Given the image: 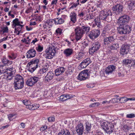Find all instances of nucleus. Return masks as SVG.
I'll return each instance as SVG.
<instances>
[{"label":"nucleus","mask_w":135,"mask_h":135,"mask_svg":"<svg viewBox=\"0 0 135 135\" xmlns=\"http://www.w3.org/2000/svg\"><path fill=\"white\" fill-rule=\"evenodd\" d=\"M48 70L47 68L44 67L43 69H40L39 72L41 74H42L45 73Z\"/></svg>","instance_id":"c03bdc74"},{"label":"nucleus","mask_w":135,"mask_h":135,"mask_svg":"<svg viewBox=\"0 0 135 135\" xmlns=\"http://www.w3.org/2000/svg\"><path fill=\"white\" fill-rule=\"evenodd\" d=\"M119 48V45L118 42H115L113 43L112 45L110 46V49L111 50V52H115L117 51V50Z\"/></svg>","instance_id":"4be33fe9"},{"label":"nucleus","mask_w":135,"mask_h":135,"mask_svg":"<svg viewBox=\"0 0 135 135\" xmlns=\"http://www.w3.org/2000/svg\"><path fill=\"white\" fill-rule=\"evenodd\" d=\"M36 54V51L34 49H31L27 52L26 56L28 58H32L35 56Z\"/></svg>","instance_id":"dca6fc26"},{"label":"nucleus","mask_w":135,"mask_h":135,"mask_svg":"<svg viewBox=\"0 0 135 135\" xmlns=\"http://www.w3.org/2000/svg\"><path fill=\"white\" fill-rule=\"evenodd\" d=\"M131 45L124 44L120 48V53L121 54L124 55L127 54L129 51Z\"/></svg>","instance_id":"6e6552de"},{"label":"nucleus","mask_w":135,"mask_h":135,"mask_svg":"<svg viewBox=\"0 0 135 135\" xmlns=\"http://www.w3.org/2000/svg\"><path fill=\"white\" fill-rule=\"evenodd\" d=\"M56 32L57 34L60 35L62 33V30L61 28H58L56 30Z\"/></svg>","instance_id":"49530a36"},{"label":"nucleus","mask_w":135,"mask_h":135,"mask_svg":"<svg viewBox=\"0 0 135 135\" xmlns=\"http://www.w3.org/2000/svg\"><path fill=\"white\" fill-rule=\"evenodd\" d=\"M6 71L7 78L6 80H10L12 79L13 75L15 73V69L13 67L11 68L7 69Z\"/></svg>","instance_id":"0eeeda50"},{"label":"nucleus","mask_w":135,"mask_h":135,"mask_svg":"<svg viewBox=\"0 0 135 135\" xmlns=\"http://www.w3.org/2000/svg\"><path fill=\"white\" fill-rule=\"evenodd\" d=\"M56 25L61 24L64 22V21L61 18H58L53 20Z\"/></svg>","instance_id":"7c9ffc66"},{"label":"nucleus","mask_w":135,"mask_h":135,"mask_svg":"<svg viewBox=\"0 0 135 135\" xmlns=\"http://www.w3.org/2000/svg\"><path fill=\"white\" fill-rule=\"evenodd\" d=\"M101 126L108 134H110L114 131V125L111 122L105 121L101 123Z\"/></svg>","instance_id":"f257e3e1"},{"label":"nucleus","mask_w":135,"mask_h":135,"mask_svg":"<svg viewBox=\"0 0 135 135\" xmlns=\"http://www.w3.org/2000/svg\"><path fill=\"white\" fill-rule=\"evenodd\" d=\"M75 40L76 41H78L81 38L84 33L82 30L81 28H80V26L75 29Z\"/></svg>","instance_id":"9d476101"},{"label":"nucleus","mask_w":135,"mask_h":135,"mask_svg":"<svg viewBox=\"0 0 135 135\" xmlns=\"http://www.w3.org/2000/svg\"><path fill=\"white\" fill-rule=\"evenodd\" d=\"M14 83H24L23 78L20 75H17L15 77Z\"/></svg>","instance_id":"a878e982"},{"label":"nucleus","mask_w":135,"mask_h":135,"mask_svg":"<svg viewBox=\"0 0 135 135\" xmlns=\"http://www.w3.org/2000/svg\"><path fill=\"white\" fill-rule=\"evenodd\" d=\"M100 45V44L99 42H96L93 44L92 46L97 51L99 49Z\"/></svg>","instance_id":"72a5a7b5"},{"label":"nucleus","mask_w":135,"mask_h":135,"mask_svg":"<svg viewBox=\"0 0 135 135\" xmlns=\"http://www.w3.org/2000/svg\"><path fill=\"white\" fill-rule=\"evenodd\" d=\"M36 49L37 51L41 52L43 50V47L42 46L38 45V46L36 47Z\"/></svg>","instance_id":"a19ab883"},{"label":"nucleus","mask_w":135,"mask_h":135,"mask_svg":"<svg viewBox=\"0 0 135 135\" xmlns=\"http://www.w3.org/2000/svg\"><path fill=\"white\" fill-rule=\"evenodd\" d=\"M39 79L37 77L34 76L31 77L28 79L26 82V84L28 86H32L34 85Z\"/></svg>","instance_id":"1a4fd4ad"},{"label":"nucleus","mask_w":135,"mask_h":135,"mask_svg":"<svg viewBox=\"0 0 135 135\" xmlns=\"http://www.w3.org/2000/svg\"><path fill=\"white\" fill-rule=\"evenodd\" d=\"M83 61L84 62V63L86 64V65L88 66L91 62V61L89 58H86Z\"/></svg>","instance_id":"37998d69"},{"label":"nucleus","mask_w":135,"mask_h":135,"mask_svg":"<svg viewBox=\"0 0 135 135\" xmlns=\"http://www.w3.org/2000/svg\"><path fill=\"white\" fill-rule=\"evenodd\" d=\"M16 57V55L13 53H11V54L8 55V57L10 61H11V60L15 59Z\"/></svg>","instance_id":"c9c22d12"},{"label":"nucleus","mask_w":135,"mask_h":135,"mask_svg":"<svg viewBox=\"0 0 135 135\" xmlns=\"http://www.w3.org/2000/svg\"><path fill=\"white\" fill-rule=\"evenodd\" d=\"M23 103L24 104L27 106L29 104H30V102L29 101L27 100H25L23 101Z\"/></svg>","instance_id":"4d7b16f0"},{"label":"nucleus","mask_w":135,"mask_h":135,"mask_svg":"<svg viewBox=\"0 0 135 135\" xmlns=\"http://www.w3.org/2000/svg\"><path fill=\"white\" fill-rule=\"evenodd\" d=\"M54 76V73L52 71L49 72L45 77V80L49 82L52 80Z\"/></svg>","instance_id":"412c9836"},{"label":"nucleus","mask_w":135,"mask_h":135,"mask_svg":"<svg viewBox=\"0 0 135 135\" xmlns=\"http://www.w3.org/2000/svg\"><path fill=\"white\" fill-rule=\"evenodd\" d=\"M100 104L99 103H95L90 104V106L92 107H97L99 106Z\"/></svg>","instance_id":"3c124183"},{"label":"nucleus","mask_w":135,"mask_h":135,"mask_svg":"<svg viewBox=\"0 0 135 135\" xmlns=\"http://www.w3.org/2000/svg\"><path fill=\"white\" fill-rule=\"evenodd\" d=\"M109 10L107 9L101 12L99 16V18L101 20H105Z\"/></svg>","instance_id":"aec40b11"},{"label":"nucleus","mask_w":135,"mask_h":135,"mask_svg":"<svg viewBox=\"0 0 135 135\" xmlns=\"http://www.w3.org/2000/svg\"><path fill=\"white\" fill-rule=\"evenodd\" d=\"M115 39L114 35H111L108 37L104 38L103 43L104 45H108L113 42Z\"/></svg>","instance_id":"4468645a"},{"label":"nucleus","mask_w":135,"mask_h":135,"mask_svg":"<svg viewBox=\"0 0 135 135\" xmlns=\"http://www.w3.org/2000/svg\"><path fill=\"white\" fill-rule=\"evenodd\" d=\"M123 7L122 5L118 4L114 6L112 8L113 12L116 15L122 13L123 11Z\"/></svg>","instance_id":"39448f33"},{"label":"nucleus","mask_w":135,"mask_h":135,"mask_svg":"<svg viewBox=\"0 0 135 135\" xmlns=\"http://www.w3.org/2000/svg\"><path fill=\"white\" fill-rule=\"evenodd\" d=\"M46 54L44 56L46 58L49 59H52L55 55L56 50L54 47L50 48L49 50H46L45 51Z\"/></svg>","instance_id":"20e7f679"},{"label":"nucleus","mask_w":135,"mask_h":135,"mask_svg":"<svg viewBox=\"0 0 135 135\" xmlns=\"http://www.w3.org/2000/svg\"><path fill=\"white\" fill-rule=\"evenodd\" d=\"M126 117L128 118H132L135 117V114L132 113L128 114L126 115Z\"/></svg>","instance_id":"864d4df0"},{"label":"nucleus","mask_w":135,"mask_h":135,"mask_svg":"<svg viewBox=\"0 0 135 135\" xmlns=\"http://www.w3.org/2000/svg\"><path fill=\"white\" fill-rule=\"evenodd\" d=\"M36 21H41L42 20V18L40 16L38 15L36 16Z\"/></svg>","instance_id":"338daca9"},{"label":"nucleus","mask_w":135,"mask_h":135,"mask_svg":"<svg viewBox=\"0 0 135 135\" xmlns=\"http://www.w3.org/2000/svg\"><path fill=\"white\" fill-rule=\"evenodd\" d=\"M95 24L98 27H100L101 26L100 21L99 19L95 18L94 20Z\"/></svg>","instance_id":"58836bf2"},{"label":"nucleus","mask_w":135,"mask_h":135,"mask_svg":"<svg viewBox=\"0 0 135 135\" xmlns=\"http://www.w3.org/2000/svg\"><path fill=\"white\" fill-rule=\"evenodd\" d=\"M80 26L82 30L83 33H84L85 32H88L90 30V27H89L87 26Z\"/></svg>","instance_id":"f704fd0d"},{"label":"nucleus","mask_w":135,"mask_h":135,"mask_svg":"<svg viewBox=\"0 0 135 135\" xmlns=\"http://www.w3.org/2000/svg\"><path fill=\"white\" fill-rule=\"evenodd\" d=\"M100 34V31L99 30L95 29L90 31L88 36L91 40H94Z\"/></svg>","instance_id":"9b49d317"},{"label":"nucleus","mask_w":135,"mask_h":135,"mask_svg":"<svg viewBox=\"0 0 135 135\" xmlns=\"http://www.w3.org/2000/svg\"><path fill=\"white\" fill-rule=\"evenodd\" d=\"M73 50L72 49L68 48L65 49L63 53L66 57H69L71 56L73 54Z\"/></svg>","instance_id":"5701e85b"},{"label":"nucleus","mask_w":135,"mask_h":135,"mask_svg":"<svg viewBox=\"0 0 135 135\" xmlns=\"http://www.w3.org/2000/svg\"><path fill=\"white\" fill-rule=\"evenodd\" d=\"M112 13L110 10H109L106 18L105 19V20L108 22H110L112 20Z\"/></svg>","instance_id":"c756f323"},{"label":"nucleus","mask_w":135,"mask_h":135,"mask_svg":"<svg viewBox=\"0 0 135 135\" xmlns=\"http://www.w3.org/2000/svg\"><path fill=\"white\" fill-rule=\"evenodd\" d=\"M79 4V3H74L70 8V9H71L72 8H76V6Z\"/></svg>","instance_id":"680f3d73"},{"label":"nucleus","mask_w":135,"mask_h":135,"mask_svg":"<svg viewBox=\"0 0 135 135\" xmlns=\"http://www.w3.org/2000/svg\"><path fill=\"white\" fill-rule=\"evenodd\" d=\"M55 118L54 117L51 116L48 118V121L49 122H54L55 121Z\"/></svg>","instance_id":"09e8293b"},{"label":"nucleus","mask_w":135,"mask_h":135,"mask_svg":"<svg viewBox=\"0 0 135 135\" xmlns=\"http://www.w3.org/2000/svg\"><path fill=\"white\" fill-rule=\"evenodd\" d=\"M58 135H71L69 131L66 129L61 130L58 133Z\"/></svg>","instance_id":"c85d7f7f"},{"label":"nucleus","mask_w":135,"mask_h":135,"mask_svg":"<svg viewBox=\"0 0 135 135\" xmlns=\"http://www.w3.org/2000/svg\"><path fill=\"white\" fill-rule=\"evenodd\" d=\"M65 69L61 67L55 70V74L56 76H59L63 73L65 70Z\"/></svg>","instance_id":"393cba45"},{"label":"nucleus","mask_w":135,"mask_h":135,"mask_svg":"<svg viewBox=\"0 0 135 135\" xmlns=\"http://www.w3.org/2000/svg\"><path fill=\"white\" fill-rule=\"evenodd\" d=\"M53 20L52 19L49 20L45 22L47 23L48 24H49V26H50L51 27L52 25Z\"/></svg>","instance_id":"de8ad7c7"},{"label":"nucleus","mask_w":135,"mask_h":135,"mask_svg":"<svg viewBox=\"0 0 135 135\" xmlns=\"http://www.w3.org/2000/svg\"><path fill=\"white\" fill-rule=\"evenodd\" d=\"M32 10V7H30L26 10L25 13L27 14L28 13L31 12Z\"/></svg>","instance_id":"69168bd1"},{"label":"nucleus","mask_w":135,"mask_h":135,"mask_svg":"<svg viewBox=\"0 0 135 135\" xmlns=\"http://www.w3.org/2000/svg\"><path fill=\"white\" fill-rule=\"evenodd\" d=\"M2 61L3 65L0 66V75L1 74L3 73V70H1V68L2 66L3 67L4 66H9L12 65L13 63V61H12L9 60L5 56L3 57L2 59Z\"/></svg>","instance_id":"f8f14e48"},{"label":"nucleus","mask_w":135,"mask_h":135,"mask_svg":"<svg viewBox=\"0 0 135 135\" xmlns=\"http://www.w3.org/2000/svg\"><path fill=\"white\" fill-rule=\"evenodd\" d=\"M115 69V66L113 65H110L106 68L105 72L106 74H111Z\"/></svg>","instance_id":"6ab92c4d"},{"label":"nucleus","mask_w":135,"mask_h":135,"mask_svg":"<svg viewBox=\"0 0 135 135\" xmlns=\"http://www.w3.org/2000/svg\"><path fill=\"white\" fill-rule=\"evenodd\" d=\"M70 17L71 21L73 23H75L77 21L76 14L75 12H71L70 14Z\"/></svg>","instance_id":"b1692460"},{"label":"nucleus","mask_w":135,"mask_h":135,"mask_svg":"<svg viewBox=\"0 0 135 135\" xmlns=\"http://www.w3.org/2000/svg\"><path fill=\"white\" fill-rule=\"evenodd\" d=\"M1 28L2 29V31L4 33H7L8 32V29L7 26L1 27Z\"/></svg>","instance_id":"79ce46f5"},{"label":"nucleus","mask_w":135,"mask_h":135,"mask_svg":"<svg viewBox=\"0 0 135 135\" xmlns=\"http://www.w3.org/2000/svg\"><path fill=\"white\" fill-rule=\"evenodd\" d=\"M65 97L66 98V99H67V100L70 99L72 98L73 97V96L71 95H66L65 94Z\"/></svg>","instance_id":"774afa93"},{"label":"nucleus","mask_w":135,"mask_h":135,"mask_svg":"<svg viewBox=\"0 0 135 135\" xmlns=\"http://www.w3.org/2000/svg\"><path fill=\"white\" fill-rule=\"evenodd\" d=\"M40 106L39 104H33V110L36 109L38 108Z\"/></svg>","instance_id":"bf43d9fd"},{"label":"nucleus","mask_w":135,"mask_h":135,"mask_svg":"<svg viewBox=\"0 0 135 135\" xmlns=\"http://www.w3.org/2000/svg\"><path fill=\"white\" fill-rule=\"evenodd\" d=\"M129 20V18L128 16L124 15L119 17L118 20V22L121 23V24L123 25L127 23Z\"/></svg>","instance_id":"ddd939ff"},{"label":"nucleus","mask_w":135,"mask_h":135,"mask_svg":"<svg viewBox=\"0 0 135 135\" xmlns=\"http://www.w3.org/2000/svg\"><path fill=\"white\" fill-rule=\"evenodd\" d=\"M88 71L86 70L81 71L79 74L78 79L80 81L85 80L87 79L89 76Z\"/></svg>","instance_id":"423d86ee"},{"label":"nucleus","mask_w":135,"mask_h":135,"mask_svg":"<svg viewBox=\"0 0 135 135\" xmlns=\"http://www.w3.org/2000/svg\"><path fill=\"white\" fill-rule=\"evenodd\" d=\"M85 54V52L83 51L80 52L78 55H75L74 56V58L76 59L80 60L84 56Z\"/></svg>","instance_id":"bb28decb"},{"label":"nucleus","mask_w":135,"mask_h":135,"mask_svg":"<svg viewBox=\"0 0 135 135\" xmlns=\"http://www.w3.org/2000/svg\"><path fill=\"white\" fill-rule=\"evenodd\" d=\"M76 131L79 135H82L84 131L83 125L81 123L78 124L76 127Z\"/></svg>","instance_id":"2eb2a0df"},{"label":"nucleus","mask_w":135,"mask_h":135,"mask_svg":"<svg viewBox=\"0 0 135 135\" xmlns=\"http://www.w3.org/2000/svg\"><path fill=\"white\" fill-rule=\"evenodd\" d=\"M13 23L12 25V27H16L17 26H20L22 28L24 25H21L20 23L22 24L23 23L22 21H19L18 18H16L13 21Z\"/></svg>","instance_id":"a211bd4d"},{"label":"nucleus","mask_w":135,"mask_h":135,"mask_svg":"<svg viewBox=\"0 0 135 135\" xmlns=\"http://www.w3.org/2000/svg\"><path fill=\"white\" fill-rule=\"evenodd\" d=\"M97 51L92 46L89 49V52L90 54L92 55Z\"/></svg>","instance_id":"ea45409f"},{"label":"nucleus","mask_w":135,"mask_h":135,"mask_svg":"<svg viewBox=\"0 0 135 135\" xmlns=\"http://www.w3.org/2000/svg\"><path fill=\"white\" fill-rule=\"evenodd\" d=\"M43 27L44 28H45L47 30H48L51 27L50 26H49V24L45 22V24L43 26Z\"/></svg>","instance_id":"603ef678"},{"label":"nucleus","mask_w":135,"mask_h":135,"mask_svg":"<svg viewBox=\"0 0 135 135\" xmlns=\"http://www.w3.org/2000/svg\"><path fill=\"white\" fill-rule=\"evenodd\" d=\"M33 104L30 105V104H29L26 107L27 108L30 110H33Z\"/></svg>","instance_id":"052dcab7"},{"label":"nucleus","mask_w":135,"mask_h":135,"mask_svg":"<svg viewBox=\"0 0 135 135\" xmlns=\"http://www.w3.org/2000/svg\"><path fill=\"white\" fill-rule=\"evenodd\" d=\"M111 25L110 24L107 25L103 28L102 35L103 36L108 35L111 29Z\"/></svg>","instance_id":"f3484780"},{"label":"nucleus","mask_w":135,"mask_h":135,"mask_svg":"<svg viewBox=\"0 0 135 135\" xmlns=\"http://www.w3.org/2000/svg\"><path fill=\"white\" fill-rule=\"evenodd\" d=\"M123 129L125 130H130L131 128V127L125 124L123 127Z\"/></svg>","instance_id":"8fccbe9b"},{"label":"nucleus","mask_w":135,"mask_h":135,"mask_svg":"<svg viewBox=\"0 0 135 135\" xmlns=\"http://www.w3.org/2000/svg\"><path fill=\"white\" fill-rule=\"evenodd\" d=\"M119 99H118L114 98L110 100V101L113 103H116L119 102Z\"/></svg>","instance_id":"6e6d98bb"},{"label":"nucleus","mask_w":135,"mask_h":135,"mask_svg":"<svg viewBox=\"0 0 135 135\" xmlns=\"http://www.w3.org/2000/svg\"><path fill=\"white\" fill-rule=\"evenodd\" d=\"M60 101H64L67 100L66 98L65 94H63L61 95L60 97Z\"/></svg>","instance_id":"a18cd8bd"},{"label":"nucleus","mask_w":135,"mask_h":135,"mask_svg":"<svg viewBox=\"0 0 135 135\" xmlns=\"http://www.w3.org/2000/svg\"><path fill=\"white\" fill-rule=\"evenodd\" d=\"M74 86V85H73L71 83H69L68 89L70 90H71L73 89Z\"/></svg>","instance_id":"0e129e2a"},{"label":"nucleus","mask_w":135,"mask_h":135,"mask_svg":"<svg viewBox=\"0 0 135 135\" xmlns=\"http://www.w3.org/2000/svg\"><path fill=\"white\" fill-rule=\"evenodd\" d=\"M127 101V98L125 97H121L119 100V102L120 103H124Z\"/></svg>","instance_id":"4c0bfd02"},{"label":"nucleus","mask_w":135,"mask_h":135,"mask_svg":"<svg viewBox=\"0 0 135 135\" xmlns=\"http://www.w3.org/2000/svg\"><path fill=\"white\" fill-rule=\"evenodd\" d=\"M85 125V131L87 133H90L91 128V124L88 122H86Z\"/></svg>","instance_id":"2f4dec72"},{"label":"nucleus","mask_w":135,"mask_h":135,"mask_svg":"<svg viewBox=\"0 0 135 135\" xmlns=\"http://www.w3.org/2000/svg\"><path fill=\"white\" fill-rule=\"evenodd\" d=\"M132 60H129L128 59H125L123 60V64L126 65H128V64H131V62Z\"/></svg>","instance_id":"e433bc0d"},{"label":"nucleus","mask_w":135,"mask_h":135,"mask_svg":"<svg viewBox=\"0 0 135 135\" xmlns=\"http://www.w3.org/2000/svg\"><path fill=\"white\" fill-rule=\"evenodd\" d=\"M118 32L120 34L129 33L131 31V28L129 26L126 25L124 27L120 24L117 28Z\"/></svg>","instance_id":"7ed1b4c3"},{"label":"nucleus","mask_w":135,"mask_h":135,"mask_svg":"<svg viewBox=\"0 0 135 135\" xmlns=\"http://www.w3.org/2000/svg\"><path fill=\"white\" fill-rule=\"evenodd\" d=\"M128 6L129 10H132L135 6V1H131L129 2Z\"/></svg>","instance_id":"473e14b6"},{"label":"nucleus","mask_w":135,"mask_h":135,"mask_svg":"<svg viewBox=\"0 0 135 135\" xmlns=\"http://www.w3.org/2000/svg\"><path fill=\"white\" fill-rule=\"evenodd\" d=\"M127 38L126 36L124 35L121 36L119 37V39L120 40L124 41Z\"/></svg>","instance_id":"e2e57ef3"},{"label":"nucleus","mask_w":135,"mask_h":135,"mask_svg":"<svg viewBox=\"0 0 135 135\" xmlns=\"http://www.w3.org/2000/svg\"><path fill=\"white\" fill-rule=\"evenodd\" d=\"M39 60L38 59L33 60L27 64V66L29 67L28 70L31 73L33 72L38 67Z\"/></svg>","instance_id":"f03ea898"},{"label":"nucleus","mask_w":135,"mask_h":135,"mask_svg":"<svg viewBox=\"0 0 135 135\" xmlns=\"http://www.w3.org/2000/svg\"><path fill=\"white\" fill-rule=\"evenodd\" d=\"M14 87L16 90L22 89L23 87L24 83H14Z\"/></svg>","instance_id":"cd10ccee"},{"label":"nucleus","mask_w":135,"mask_h":135,"mask_svg":"<svg viewBox=\"0 0 135 135\" xmlns=\"http://www.w3.org/2000/svg\"><path fill=\"white\" fill-rule=\"evenodd\" d=\"M84 63V62L83 61L80 64V66L82 68H85L88 66L87 65H86V63Z\"/></svg>","instance_id":"5fc2aeb1"},{"label":"nucleus","mask_w":135,"mask_h":135,"mask_svg":"<svg viewBox=\"0 0 135 135\" xmlns=\"http://www.w3.org/2000/svg\"><path fill=\"white\" fill-rule=\"evenodd\" d=\"M47 128V126L45 125L42 126L40 128V130L41 131L45 130Z\"/></svg>","instance_id":"13d9d810"}]
</instances>
